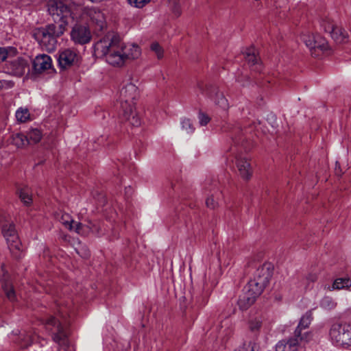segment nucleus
Masks as SVG:
<instances>
[{
	"mask_svg": "<svg viewBox=\"0 0 351 351\" xmlns=\"http://www.w3.org/2000/svg\"><path fill=\"white\" fill-rule=\"evenodd\" d=\"M16 120L21 123H25L31 119L30 113L27 108L21 107L17 109L15 113Z\"/></svg>",
	"mask_w": 351,
	"mask_h": 351,
	"instance_id": "nucleus-22",
	"label": "nucleus"
},
{
	"mask_svg": "<svg viewBox=\"0 0 351 351\" xmlns=\"http://www.w3.org/2000/svg\"><path fill=\"white\" fill-rule=\"evenodd\" d=\"M52 66L51 57L46 54L37 56L33 61V67L36 72L41 73Z\"/></svg>",
	"mask_w": 351,
	"mask_h": 351,
	"instance_id": "nucleus-17",
	"label": "nucleus"
},
{
	"mask_svg": "<svg viewBox=\"0 0 351 351\" xmlns=\"http://www.w3.org/2000/svg\"><path fill=\"white\" fill-rule=\"evenodd\" d=\"M271 277V271L269 266L264 265L257 269L254 279L250 280L244 287L243 293L238 300V305L241 309H247L254 304L268 284Z\"/></svg>",
	"mask_w": 351,
	"mask_h": 351,
	"instance_id": "nucleus-6",
	"label": "nucleus"
},
{
	"mask_svg": "<svg viewBox=\"0 0 351 351\" xmlns=\"http://www.w3.org/2000/svg\"><path fill=\"white\" fill-rule=\"evenodd\" d=\"M198 120L200 125L204 126L209 123L210 119L206 113L199 112L198 113Z\"/></svg>",
	"mask_w": 351,
	"mask_h": 351,
	"instance_id": "nucleus-36",
	"label": "nucleus"
},
{
	"mask_svg": "<svg viewBox=\"0 0 351 351\" xmlns=\"http://www.w3.org/2000/svg\"><path fill=\"white\" fill-rule=\"evenodd\" d=\"M136 82L137 80L133 79L125 80L117 96L123 117L135 127L141 125V119L135 110L136 100L138 97Z\"/></svg>",
	"mask_w": 351,
	"mask_h": 351,
	"instance_id": "nucleus-4",
	"label": "nucleus"
},
{
	"mask_svg": "<svg viewBox=\"0 0 351 351\" xmlns=\"http://www.w3.org/2000/svg\"><path fill=\"white\" fill-rule=\"evenodd\" d=\"M0 222L2 224V233L5 237L10 252L16 258H20L22 254L21 244L12 223H9L8 216L4 213H0Z\"/></svg>",
	"mask_w": 351,
	"mask_h": 351,
	"instance_id": "nucleus-8",
	"label": "nucleus"
},
{
	"mask_svg": "<svg viewBox=\"0 0 351 351\" xmlns=\"http://www.w3.org/2000/svg\"><path fill=\"white\" fill-rule=\"evenodd\" d=\"M48 11L55 24L37 29L34 37L43 49L53 51L56 48L57 38L63 34L69 25L73 24V16L67 3L62 1L51 0L48 3Z\"/></svg>",
	"mask_w": 351,
	"mask_h": 351,
	"instance_id": "nucleus-1",
	"label": "nucleus"
},
{
	"mask_svg": "<svg viewBox=\"0 0 351 351\" xmlns=\"http://www.w3.org/2000/svg\"><path fill=\"white\" fill-rule=\"evenodd\" d=\"M257 346L253 341L245 342L236 351H255Z\"/></svg>",
	"mask_w": 351,
	"mask_h": 351,
	"instance_id": "nucleus-34",
	"label": "nucleus"
},
{
	"mask_svg": "<svg viewBox=\"0 0 351 351\" xmlns=\"http://www.w3.org/2000/svg\"><path fill=\"white\" fill-rule=\"evenodd\" d=\"M313 319L311 311L306 312L300 319L299 324L294 332V335L298 336L299 338L302 337V335L306 332H302L303 330L306 329L311 324Z\"/></svg>",
	"mask_w": 351,
	"mask_h": 351,
	"instance_id": "nucleus-18",
	"label": "nucleus"
},
{
	"mask_svg": "<svg viewBox=\"0 0 351 351\" xmlns=\"http://www.w3.org/2000/svg\"><path fill=\"white\" fill-rule=\"evenodd\" d=\"M302 40L310 49L313 56L318 57L321 55L322 52L328 49L326 40L319 34H314L306 32L302 34Z\"/></svg>",
	"mask_w": 351,
	"mask_h": 351,
	"instance_id": "nucleus-12",
	"label": "nucleus"
},
{
	"mask_svg": "<svg viewBox=\"0 0 351 351\" xmlns=\"http://www.w3.org/2000/svg\"><path fill=\"white\" fill-rule=\"evenodd\" d=\"M261 322L259 319L252 320L250 323V328L251 330L254 331L258 330L261 327Z\"/></svg>",
	"mask_w": 351,
	"mask_h": 351,
	"instance_id": "nucleus-37",
	"label": "nucleus"
},
{
	"mask_svg": "<svg viewBox=\"0 0 351 351\" xmlns=\"http://www.w3.org/2000/svg\"><path fill=\"white\" fill-rule=\"evenodd\" d=\"M28 138V143H37L42 138V133L38 129H32L26 135Z\"/></svg>",
	"mask_w": 351,
	"mask_h": 351,
	"instance_id": "nucleus-28",
	"label": "nucleus"
},
{
	"mask_svg": "<svg viewBox=\"0 0 351 351\" xmlns=\"http://www.w3.org/2000/svg\"><path fill=\"white\" fill-rule=\"evenodd\" d=\"M12 142L17 147H23L29 144L27 136L23 134H14Z\"/></svg>",
	"mask_w": 351,
	"mask_h": 351,
	"instance_id": "nucleus-30",
	"label": "nucleus"
},
{
	"mask_svg": "<svg viewBox=\"0 0 351 351\" xmlns=\"http://www.w3.org/2000/svg\"><path fill=\"white\" fill-rule=\"evenodd\" d=\"M195 91L197 95L201 94L205 97L213 99L215 104L223 110H227L229 107L228 99L222 93H220L218 88L204 83L198 82L196 85Z\"/></svg>",
	"mask_w": 351,
	"mask_h": 351,
	"instance_id": "nucleus-10",
	"label": "nucleus"
},
{
	"mask_svg": "<svg viewBox=\"0 0 351 351\" xmlns=\"http://www.w3.org/2000/svg\"><path fill=\"white\" fill-rule=\"evenodd\" d=\"M94 55L97 58L105 56L106 62L112 66H121L127 60L140 57L141 50L134 43L123 45L119 36L112 32L108 33L95 43Z\"/></svg>",
	"mask_w": 351,
	"mask_h": 351,
	"instance_id": "nucleus-2",
	"label": "nucleus"
},
{
	"mask_svg": "<svg viewBox=\"0 0 351 351\" xmlns=\"http://www.w3.org/2000/svg\"><path fill=\"white\" fill-rule=\"evenodd\" d=\"M56 317L48 316L42 320L43 324L52 333L53 340L60 346V351H74L66 339L69 317L73 311V302L70 300L61 299L56 303Z\"/></svg>",
	"mask_w": 351,
	"mask_h": 351,
	"instance_id": "nucleus-3",
	"label": "nucleus"
},
{
	"mask_svg": "<svg viewBox=\"0 0 351 351\" xmlns=\"http://www.w3.org/2000/svg\"><path fill=\"white\" fill-rule=\"evenodd\" d=\"M59 220L66 228L75 231L79 234L83 235L86 234L85 227L81 223L73 220L69 214H62Z\"/></svg>",
	"mask_w": 351,
	"mask_h": 351,
	"instance_id": "nucleus-16",
	"label": "nucleus"
},
{
	"mask_svg": "<svg viewBox=\"0 0 351 351\" xmlns=\"http://www.w3.org/2000/svg\"><path fill=\"white\" fill-rule=\"evenodd\" d=\"M71 37L75 43L83 45L90 40L91 34L87 27L75 24L71 32Z\"/></svg>",
	"mask_w": 351,
	"mask_h": 351,
	"instance_id": "nucleus-14",
	"label": "nucleus"
},
{
	"mask_svg": "<svg viewBox=\"0 0 351 351\" xmlns=\"http://www.w3.org/2000/svg\"><path fill=\"white\" fill-rule=\"evenodd\" d=\"M321 26L326 32L330 34L336 27L337 25L332 19L326 18L322 21Z\"/></svg>",
	"mask_w": 351,
	"mask_h": 351,
	"instance_id": "nucleus-33",
	"label": "nucleus"
},
{
	"mask_svg": "<svg viewBox=\"0 0 351 351\" xmlns=\"http://www.w3.org/2000/svg\"><path fill=\"white\" fill-rule=\"evenodd\" d=\"M180 125L182 130L185 131L187 134H191L195 131V128L190 119L182 117L180 119Z\"/></svg>",
	"mask_w": 351,
	"mask_h": 351,
	"instance_id": "nucleus-29",
	"label": "nucleus"
},
{
	"mask_svg": "<svg viewBox=\"0 0 351 351\" xmlns=\"http://www.w3.org/2000/svg\"><path fill=\"white\" fill-rule=\"evenodd\" d=\"M150 50L154 53L158 59H162L164 56V49L157 42H153L150 45Z\"/></svg>",
	"mask_w": 351,
	"mask_h": 351,
	"instance_id": "nucleus-31",
	"label": "nucleus"
},
{
	"mask_svg": "<svg viewBox=\"0 0 351 351\" xmlns=\"http://www.w3.org/2000/svg\"><path fill=\"white\" fill-rule=\"evenodd\" d=\"M206 204L207 207L210 208H215L217 203L215 202L213 197H209L206 199Z\"/></svg>",
	"mask_w": 351,
	"mask_h": 351,
	"instance_id": "nucleus-40",
	"label": "nucleus"
},
{
	"mask_svg": "<svg viewBox=\"0 0 351 351\" xmlns=\"http://www.w3.org/2000/svg\"><path fill=\"white\" fill-rule=\"evenodd\" d=\"M329 337L332 343L343 348L351 346V325L346 322H335L330 326Z\"/></svg>",
	"mask_w": 351,
	"mask_h": 351,
	"instance_id": "nucleus-9",
	"label": "nucleus"
},
{
	"mask_svg": "<svg viewBox=\"0 0 351 351\" xmlns=\"http://www.w3.org/2000/svg\"><path fill=\"white\" fill-rule=\"evenodd\" d=\"M12 66L16 75H22L27 66V62L23 58H18L12 62Z\"/></svg>",
	"mask_w": 351,
	"mask_h": 351,
	"instance_id": "nucleus-20",
	"label": "nucleus"
},
{
	"mask_svg": "<svg viewBox=\"0 0 351 351\" xmlns=\"http://www.w3.org/2000/svg\"><path fill=\"white\" fill-rule=\"evenodd\" d=\"M351 286V280L349 278H337L332 285L334 289H347Z\"/></svg>",
	"mask_w": 351,
	"mask_h": 351,
	"instance_id": "nucleus-26",
	"label": "nucleus"
},
{
	"mask_svg": "<svg viewBox=\"0 0 351 351\" xmlns=\"http://www.w3.org/2000/svg\"><path fill=\"white\" fill-rule=\"evenodd\" d=\"M311 339L312 334L310 332H305L300 338L293 335L288 340L280 341L276 346V351H298L304 348Z\"/></svg>",
	"mask_w": 351,
	"mask_h": 351,
	"instance_id": "nucleus-11",
	"label": "nucleus"
},
{
	"mask_svg": "<svg viewBox=\"0 0 351 351\" xmlns=\"http://www.w3.org/2000/svg\"><path fill=\"white\" fill-rule=\"evenodd\" d=\"M271 277V271L269 266L264 265L257 269L254 279L250 280L244 287L243 293L238 300V305L241 309H247L254 304L268 284Z\"/></svg>",
	"mask_w": 351,
	"mask_h": 351,
	"instance_id": "nucleus-5",
	"label": "nucleus"
},
{
	"mask_svg": "<svg viewBox=\"0 0 351 351\" xmlns=\"http://www.w3.org/2000/svg\"><path fill=\"white\" fill-rule=\"evenodd\" d=\"M232 141H233V142H234V143L235 145L238 143V141H237V139H236V138H234L232 137Z\"/></svg>",
	"mask_w": 351,
	"mask_h": 351,
	"instance_id": "nucleus-43",
	"label": "nucleus"
},
{
	"mask_svg": "<svg viewBox=\"0 0 351 351\" xmlns=\"http://www.w3.org/2000/svg\"><path fill=\"white\" fill-rule=\"evenodd\" d=\"M245 58L246 61L250 65L256 66L254 69L256 71H261V69L258 67H260L261 65L258 64L259 60L257 57V52L254 47H250L246 49L244 53Z\"/></svg>",
	"mask_w": 351,
	"mask_h": 351,
	"instance_id": "nucleus-19",
	"label": "nucleus"
},
{
	"mask_svg": "<svg viewBox=\"0 0 351 351\" xmlns=\"http://www.w3.org/2000/svg\"><path fill=\"white\" fill-rule=\"evenodd\" d=\"M93 197L97 199V201L99 206L104 205L106 202V197L103 193H98L97 197H95V194H93Z\"/></svg>",
	"mask_w": 351,
	"mask_h": 351,
	"instance_id": "nucleus-39",
	"label": "nucleus"
},
{
	"mask_svg": "<svg viewBox=\"0 0 351 351\" xmlns=\"http://www.w3.org/2000/svg\"><path fill=\"white\" fill-rule=\"evenodd\" d=\"M332 38L337 43L346 42L348 39V34L337 25L330 34Z\"/></svg>",
	"mask_w": 351,
	"mask_h": 351,
	"instance_id": "nucleus-21",
	"label": "nucleus"
},
{
	"mask_svg": "<svg viewBox=\"0 0 351 351\" xmlns=\"http://www.w3.org/2000/svg\"><path fill=\"white\" fill-rule=\"evenodd\" d=\"M89 255L88 252H85L84 254H81V256L84 258H87Z\"/></svg>",
	"mask_w": 351,
	"mask_h": 351,
	"instance_id": "nucleus-42",
	"label": "nucleus"
},
{
	"mask_svg": "<svg viewBox=\"0 0 351 351\" xmlns=\"http://www.w3.org/2000/svg\"><path fill=\"white\" fill-rule=\"evenodd\" d=\"M73 16V23L89 20L97 33L101 32L107 26L103 12L95 8H88L72 2L67 4Z\"/></svg>",
	"mask_w": 351,
	"mask_h": 351,
	"instance_id": "nucleus-7",
	"label": "nucleus"
},
{
	"mask_svg": "<svg viewBox=\"0 0 351 351\" xmlns=\"http://www.w3.org/2000/svg\"><path fill=\"white\" fill-rule=\"evenodd\" d=\"M320 306L325 310H332L335 308L336 303L332 298L326 296L320 301Z\"/></svg>",
	"mask_w": 351,
	"mask_h": 351,
	"instance_id": "nucleus-32",
	"label": "nucleus"
},
{
	"mask_svg": "<svg viewBox=\"0 0 351 351\" xmlns=\"http://www.w3.org/2000/svg\"><path fill=\"white\" fill-rule=\"evenodd\" d=\"M235 165L241 176L244 179H249L252 175V169L248 158L242 154H237Z\"/></svg>",
	"mask_w": 351,
	"mask_h": 351,
	"instance_id": "nucleus-15",
	"label": "nucleus"
},
{
	"mask_svg": "<svg viewBox=\"0 0 351 351\" xmlns=\"http://www.w3.org/2000/svg\"><path fill=\"white\" fill-rule=\"evenodd\" d=\"M35 338L36 335H33L30 332L25 334H21V336L19 337L20 341L19 343L21 348H26L34 342Z\"/></svg>",
	"mask_w": 351,
	"mask_h": 351,
	"instance_id": "nucleus-25",
	"label": "nucleus"
},
{
	"mask_svg": "<svg viewBox=\"0 0 351 351\" xmlns=\"http://www.w3.org/2000/svg\"><path fill=\"white\" fill-rule=\"evenodd\" d=\"M152 0H128V3L134 8H142Z\"/></svg>",
	"mask_w": 351,
	"mask_h": 351,
	"instance_id": "nucleus-35",
	"label": "nucleus"
},
{
	"mask_svg": "<svg viewBox=\"0 0 351 351\" xmlns=\"http://www.w3.org/2000/svg\"><path fill=\"white\" fill-rule=\"evenodd\" d=\"M80 56L76 51L66 49L60 51L58 57V63L61 68L66 69L77 64Z\"/></svg>",
	"mask_w": 351,
	"mask_h": 351,
	"instance_id": "nucleus-13",
	"label": "nucleus"
},
{
	"mask_svg": "<svg viewBox=\"0 0 351 351\" xmlns=\"http://www.w3.org/2000/svg\"><path fill=\"white\" fill-rule=\"evenodd\" d=\"M19 195L21 200L26 206L29 205L32 203V197L30 189L27 187H23L19 190Z\"/></svg>",
	"mask_w": 351,
	"mask_h": 351,
	"instance_id": "nucleus-23",
	"label": "nucleus"
},
{
	"mask_svg": "<svg viewBox=\"0 0 351 351\" xmlns=\"http://www.w3.org/2000/svg\"><path fill=\"white\" fill-rule=\"evenodd\" d=\"M168 6L172 14L178 17L182 14L180 0H169Z\"/></svg>",
	"mask_w": 351,
	"mask_h": 351,
	"instance_id": "nucleus-27",
	"label": "nucleus"
},
{
	"mask_svg": "<svg viewBox=\"0 0 351 351\" xmlns=\"http://www.w3.org/2000/svg\"><path fill=\"white\" fill-rule=\"evenodd\" d=\"M1 281L2 287L7 295V298L11 301L14 300L15 298V292L12 284L5 278V277H3L1 279Z\"/></svg>",
	"mask_w": 351,
	"mask_h": 351,
	"instance_id": "nucleus-24",
	"label": "nucleus"
},
{
	"mask_svg": "<svg viewBox=\"0 0 351 351\" xmlns=\"http://www.w3.org/2000/svg\"><path fill=\"white\" fill-rule=\"evenodd\" d=\"M8 55V50L5 47H0V62L1 63L5 61Z\"/></svg>",
	"mask_w": 351,
	"mask_h": 351,
	"instance_id": "nucleus-38",
	"label": "nucleus"
},
{
	"mask_svg": "<svg viewBox=\"0 0 351 351\" xmlns=\"http://www.w3.org/2000/svg\"><path fill=\"white\" fill-rule=\"evenodd\" d=\"M133 193V189L131 186H128L125 188V195L127 198H129Z\"/></svg>",
	"mask_w": 351,
	"mask_h": 351,
	"instance_id": "nucleus-41",
	"label": "nucleus"
}]
</instances>
